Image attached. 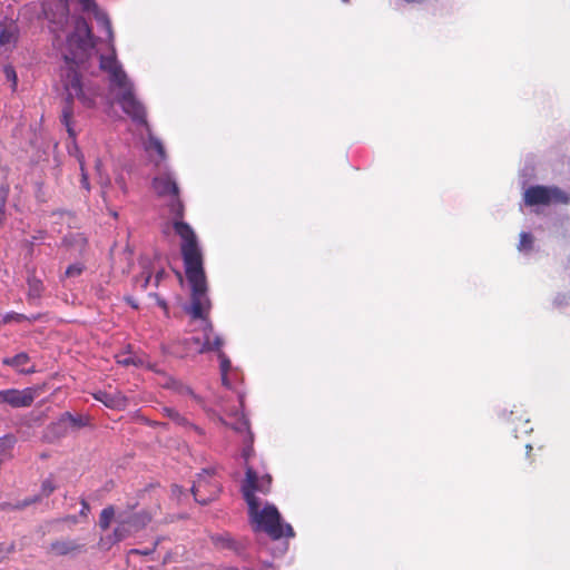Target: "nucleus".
Returning <instances> with one entry per match:
<instances>
[{
	"label": "nucleus",
	"mask_w": 570,
	"mask_h": 570,
	"mask_svg": "<svg viewBox=\"0 0 570 570\" xmlns=\"http://www.w3.org/2000/svg\"><path fill=\"white\" fill-rule=\"evenodd\" d=\"M153 187L157 195L171 198L168 206L173 215V227L181 239V254L185 263L186 277L194 287V305L191 312L198 314L203 308H208V302L202 292V289H204V268L203 255L197 243V237L193 228L181 220L184 206L178 198V186L173 176L166 173L165 175L155 177Z\"/></svg>",
	"instance_id": "1"
},
{
	"label": "nucleus",
	"mask_w": 570,
	"mask_h": 570,
	"mask_svg": "<svg viewBox=\"0 0 570 570\" xmlns=\"http://www.w3.org/2000/svg\"><path fill=\"white\" fill-rule=\"evenodd\" d=\"M99 67L106 73L108 82V97L106 102L109 107L117 102L125 114L132 121L144 124L148 131V139L144 142V149L155 167H160L167 159L163 142L155 137L146 121V111L140 101L137 100L134 85L125 72L121 63L117 60L115 49L109 55H101Z\"/></svg>",
	"instance_id": "2"
},
{
	"label": "nucleus",
	"mask_w": 570,
	"mask_h": 570,
	"mask_svg": "<svg viewBox=\"0 0 570 570\" xmlns=\"http://www.w3.org/2000/svg\"><path fill=\"white\" fill-rule=\"evenodd\" d=\"M272 478L268 474L258 475L250 466H246V478L242 485L244 499L248 505L249 521L255 531H262L272 539L294 537L291 524L283 522L277 508L271 503H263L256 492L266 494L269 491Z\"/></svg>",
	"instance_id": "3"
},
{
	"label": "nucleus",
	"mask_w": 570,
	"mask_h": 570,
	"mask_svg": "<svg viewBox=\"0 0 570 570\" xmlns=\"http://www.w3.org/2000/svg\"><path fill=\"white\" fill-rule=\"evenodd\" d=\"M191 287V302L188 306L185 307L186 313L190 316V326L193 332H200L202 335H195L189 341L185 342V351L183 355H193L200 354L208 351H218V358L220 362V375L223 384L230 389L232 387V376L236 374V371L232 368L230 361L228 357L220 351L223 345V341L219 336L213 334V325L208 318L212 303L209 297L207 296V284L206 276L204 275V289H202L204 297L208 302V308L202 309L198 314H194L191 312V307L194 305V287Z\"/></svg>",
	"instance_id": "4"
},
{
	"label": "nucleus",
	"mask_w": 570,
	"mask_h": 570,
	"mask_svg": "<svg viewBox=\"0 0 570 570\" xmlns=\"http://www.w3.org/2000/svg\"><path fill=\"white\" fill-rule=\"evenodd\" d=\"M62 83L67 94V104L62 109L61 122L72 141H76L77 131L72 122V101L78 99L85 108H96L98 99L101 98V90L92 80L82 79L71 68H68L63 73Z\"/></svg>",
	"instance_id": "5"
},
{
	"label": "nucleus",
	"mask_w": 570,
	"mask_h": 570,
	"mask_svg": "<svg viewBox=\"0 0 570 570\" xmlns=\"http://www.w3.org/2000/svg\"><path fill=\"white\" fill-rule=\"evenodd\" d=\"M67 4L59 0L55 3V10L51 6L43 7V13L50 22V29L60 38V32L67 37L70 48H77L83 52L94 47L91 31L88 23L82 18H72L68 16Z\"/></svg>",
	"instance_id": "6"
},
{
	"label": "nucleus",
	"mask_w": 570,
	"mask_h": 570,
	"mask_svg": "<svg viewBox=\"0 0 570 570\" xmlns=\"http://www.w3.org/2000/svg\"><path fill=\"white\" fill-rule=\"evenodd\" d=\"M525 205L567 204L569 196L557 187L532 186L524 191Z\"/></svg>",
	"instance_id": "7"
},
{
	"label": "nucleus",
	"mask_w": 570,
	"mask_h": 570,
	"mask_svg": "<svg viewBox=\"0 0 570 570\" xmlns=\"http://www.w3.org/2000/svg\"><path fill=\"white\" fill-rule=\"evenodd\" d=\"M36 392L31 387L24 390H2L0 391V403H7L12 407L30 406L35 401Z\"/></svg>",
	"instance_id": "8"
},
{
	"label": "nucleus",
	"mask_w": 570,
	"mask_h": 570,
	"mask_svg": "<svg viewBox=\"0 0 570 570\" xmlns=\"http://www.w3.org/2000/svg\"><path fill=\"white\" fill-rule=\"evenodd\" d=\"M116 520L117 527L112 533L101 538V543L104 547L110 548L115 543L125 540L136 531L134 530L132 524L129 522L127 512H119Z\"/></svg>",
	"instance_id": "9"
},
{
	"label": "nucleus",
	"mask_w": 570,
	"mask_h": 570,
	"mask_svg": "<svg viewBox=\"0 0 570 570\" xmlns=\"http://www.w3.org/2000/svg\"><path fill=\"white\" fill-rule=\"evenodd\" d=\"M19 36V28L14 21L0 23V55L14 48Z\"/></svg>",
	"instance_id": "10"
},
{
	"label": "nucleus",
	"mask_w": 570,
	"mask_h": 570,
	"mask_svg": "<svg viewBox=\"0 0 570 570\" xmlns=\"http://www.w3.org/2000/svg\"><path fill=\"white\" fill-rule=\"evenodd\" d=\"M94 397L104 403L107 407L114 410H124L128 404V399L120 392L108 393L105 391H98L94 394Z\"/></svg>",
	"instance_id": "11"
},
{
	"label": "nucleus",
	"mask_w": 570,
	"mask_h": 570,
	"mask_svg": "<svg viewBox=\"0 0 570 570\" xmlns=\"http://www.w3.org/2000/svg\"><path fill=\"white\" fill-rule=\"evenodd\" d=\"M79 3L81 4V9L85 12H91L95 14L97 22L104 28L106 32V37L109 41L112 40V31L110 21L108 20L107 16L102 12H100L95 3L94 0H79Z\"/></svg>",
	"instance_id": "12"
},
{
	"label": "nucleus",
	"mask_w": 570,
	"mask_h": 570,
	"mask_svg": "<svg viewBox=\"0 0 570 570\" xmlns=\"http://www.w3.org/2000/svg\"><path fill=\"white\" fill-rule=\"evenodd\" d=\"M28 284V298L29 301L39 299L43 292L42 279L35 274H30L27 278Z\"/></svg>",
	"instance_id": "13"
},
{
	"label": "nucleus",
	"mask_w": 570,
	"mask_h": 570,
	"mask_svg": "<svg viewBox=\"0 0 570 570\" xmlns=\"http://www.w3.org/2000/svg\"><path fill=\"white\" fill-rule=\"evenodd\" d=\"M14 444L16 438L13 435H4L0 438V463H3L11 458Z\"/></svg>",
	"instance_id": "14"
},
{
	"label": "nucleus",
	"mask_w": 570,
	"mask_h": 570,
	"mask_svg": "<svg viewBox=\"0 0 570 570\" xmlns=\"http://www.w3.org/2000/svg\"><path fill=\"white\" fill-rule=\"evenodd\" d=\"M29 362V356L26 353H19L13 357H8L3 360V363L17 368L20 372H29L24 368V366Z\"/></svg>",
	"instance_id": "15"
},
{
	"label": "nucleus",
	"mask_w": 570,
	"mask_h": 570,
	"mask_svg": "<svg viewBox=\"0 0 570 570\" xmlns=\"http://www.w3.org/2000/svg\"><path fill=\"white\" fill-rule=\"evenodd\" d=\"M129 522L132 524L134 530H139L144 528L146 524H148L151 520V517L149 513L141 511L134 513L131 515L128 514Z\"/></svg>",
	"instance_id": "16"
},
{
	"label": "nucleus",
	"mask_w": 570,
	"mask_h": 570,
	"mask_svg": "<svg viewBox=\"0 0 570 570\" xmlns=\"http://www.w3.org/2000/svg\"><path fill=\"white\" fill-rule=\"evenodd\" d=\"M117 363L124 366L135 365V366H141L144 365V361L132 355L130 352L120 353L116 356Z\"/></svg>",
	"instance_id": "17"
},
{
	"label": "nucleus",
	"mask_w": 570,
	"mask_h": 570,
	"mask_svg": "<svg viewBox=\"0 0 570 570\" xmlns=\"http://www.w3.org/2000/svg\"><path fill=\"white\" fill-rule=\"evenodd\" d=\"M117 519L116 511L112 505L105 508L99 518V527L101 530H107L114 519Z\"/></svg>",
	"instance_id": "18"
},
{
	"label": "nucleus",
	"mask_w": 570,
	"mask_h": 570,
	"mask_svg": "<svg viewBox=\"0 0 570 570\" xmlns=\"http://www.w3.org/2000/svg\"><path fill=\"white\" fill-rule=\"evenodd\" d=\"M75 549L76 544L70 541H57L51 544V550L58 556L68 554Z\"/></svg>",
	"instance_id": "19"
},
{
	"label": "nucleus",
	"mask_w": 570,
	"mask_h": 570,
	"mask_svg": "<svg viewBox=\"0 0 570 570\" xmlns=\"http://www.w3.org/2000/svg\"><path fill=\"white\" fill-rule=\"evenodd\" d=\"M229 415L235 417L234 422L228 423L234 430L239 431V432L247 431L248 422L245 419L243 413H238V411H235L234 413H230Z\"/></svg>",
	"instance_id": "20"
},
{
	"label": "nucleus",
	"mask_w": 570,
	"mask_h": 570,
	"mask_svg": "<svg viewBox=\"0 0 570 570\" xmlns=\"http://www.w3.org/2000/svg\"><path fill=\"white\" fill-rule=\"evenodd\" d=\"M101 167H102L101 161L97 160V163H96V170H97V173L99 175V181H100V185L102 187V196H104V198H106V190H105V188L110 185V179H109L108 175H105L102 173V168Z\"/></svg>",
	"instance_id": "21"
},
{
	"label": "nucleus",
	"mask_w": 570,
	"mask_h": 570,
	"mask_svg": "<svg viewBox=\"0 0 570 570\" xmlns=\"http://www.w3.org/2000/svg\"><path fill=\"white\" fill-rule=\"evenodd\" d=\"M533 244V237L529 233H521L520 235V243H519V250L520 252H527L530 250Z\"/></svg>",
	"instance_id": "22"
},
{
	"label": "nucleus",
	"mask_w": 570,
	"mask_h": 570,
	"mask_svg": "<svg viewBox=\"0 0 570 570\" xmlns=\"http://www.w3.org/2000/svg\"><path fill=\"white\" fill-rule=\"evenodd\" d=\"M27 320L26 315L16 312H9L0 318V324H8L11 322H22Z\"/></svg>",
	"instance_id": "23"
},
{
	"label": "nucleus",
	"mask_w": 570,
	"mask_h": 570,
	"mask_svg": "<svg viewBox=\"0 0 570 570\" xmlns=\"http://www.w3.org/2000/svg\"><path fill=\"white\" fill-rule=\"evenodd\" d=\"M56 490V483L53 479L48 478L43 480L41 484V495L42 497H49L53 491Z\"/></svg>",
	"instance_id": "24"
},
{
	"label": "nucleus",
	"mask_w": 570,
	"mask_h": 570,
	"mask_svg": "<svg viewBox=\"0 0 570 570\" xmlns=\"http://www.w3.org/2000/svg\"><path fill=\"white\" fill-rule=\"evenodd\" d=\"M202 482H203V481H202V479H199V480L197 481V483H195V484H194V487H193V489H191V490H193V494H194L195 500H196L197 502L202 503V504H205V503H207L208 501H210V500H212V498H204V497H202V495L199 494L200 487H202Z\"/></svg>",
	"instance_id": "25"
},
{
	"label": "nucleus",
	"mask_w": 570,
	"mask_h": 570,
	"mask_svg": "<svg viewBox=\"0 0 570 570\" xmlns=\"http://www.w3.org/2000/svg\"><path fill=\"white\" fill-rule=\"evenodd\" d=\"M78 159H79L80 170H81V186H82L86 190H89V189H90V186H89V180H88L87 173H86V170H85V161H83V158H82V156L80 155Z\"/></svg>",
	"instance_id": "26"
},
{
	"label": "nucleus",
	"mask_w": 570,
	"mask_h": 570,
	"mask_svg": "<svg viewBox=\"0 0 570 570\" xmlns=\"http://www.w3.org/2000/svg\"><path fill=\"white\" fill-rule=\"evenodd\" d=\"M6 78L12 82V89L17 87V73L12 66H6L3 69Z\"/></svg>",
	"instance_id": "27"
},
{
	"label": "nucleus",
	"mask_w": 570,
	"mask_h": 570,
	"mask_svg": "<svg viewBox=\"0 0 570 570\" xmlns=\"http://www.w3.org/2000/svg\"><path fill=\"white\" fill-rule=\"evenodd\" d=\"M82 265L81 264H73V265H70L67 269H66V276L67 277H76V276H79L81 273H82Z\"/></svg>",
	"instance_id": "28"
},
{
	"label": "nucleus",
	"mask_w": 570,
	"mask_h": 570,
	"mask_svg": "<svg viewBox=\"0 0 570 570\" xmlns=\"http://www.w3.org/2000/svg\"><path fill=\"white\" fill-rule=\"evenodd\" d=\"M171 421L174 423H176L177 425H181V426L190 425L191 426V424L188 422V420L185 416H183L181 414H179L178 412H177V417H171Z\"/></svg>",
	"instance_id": "29"
},
{
	"label": "nucleus",
	"mask_w": 570,
	"mask_h": 570,
	"mask_svg": "<svg viewBox=\"0 0 570 570\" xmlns=\"http://www.w3.org/2000/svg\"><path fill=\"white\" fill-rule=\"evenodd\" d=\"M164 414L171 420V417H177V411L173 407H164Z\"/></svg>",
	"instance_id": "30"
},
{
	"label": "nucleus",
	"mask_w": 570,
	"mask_h": 570,
	"mask_svg": "<svg viewBox=\"0 0 570 570\" xmlns=\"http://www.w3.org/2000/svg\"><path fill=\"white\" fill-rule=\"evenodd\" d=\"M252 452H253V449L250 445L246 446L244 450H243V458L245 459V461L247 462L248 459L250 458L252 455Z\"/></svg>",
	"instance_id": "31"
},
{
	"label": "nucleus",
	"mask_w": 570,
	"mask_h": 570,
	"mask_svg": "<svg viewBox=\"0 0 570 570\" xmlns=\"http://www.w3.org/2000/svg\"><path fill=\"white\" fill-rule=\"evenodd\" d=\"M81 505L82 507H81L80 513L82 515H87V513L89 512V504L86 501H82Z\"/></svg>",
	"instance_id": "32"
},
{
	"label": "nucleus",
	"mask_w": 570,
	"mask_h": 570,
	"mask_svg": "<svg viewBox=\"0 0 570 570\" xmlns=\"http://www.w3.org/2000/svg\"><path fill=\"white\" fill-rule=\"evenodd\" d=\"M158 303H159V306H160V307L165 311V313L167 314V309H168V308H167V304H166V302H164V301H159Z\"/></svg>",
	"instance_id": "33"
},
{
	"label": "nucleus",
	"mask_w": 570,
	"mask_h": 570,
	"mask_svg": "<svg viewBox=\"0 0 570 570\" xmlns=\"http://www.w3.org/2000/svg\"><path fill=\"white\" fill-rule=\"evenodd\" d=\"M131 553H141V554H147L148 552L147 551H140L138 549H134L130 551Z\"/></svg>",
	"instance_id": "34"
},
{
	"label": "nucleus",
	"mask_w": 570,
	"mask_h": 570,
	"mask_svg": "<svg viewBox=\"0 0 570 570\" xmlns=\"http://www.w3.org/2000/svg\"><path fill=\"white\" fill-rule=\"evenodd\" d=\"M2 207H3V204H1V205H0V220H1V219H2V217H3V209H2Z\"/></svg>",
	"instance_id": "35"
},
{
	"label": "nucleus",
	"mask_w": 570,
	"mask_h": 570,
	"mask_svg": "<svg viewBox=\"0 0 570 570\" xmlns=\"http://www.w3.org/2000/svg\"><path fill=\"white\" fill-rule=\"evenodd\" d=\"M149 278H150V277H149V276H147V277H146V279H145V282H144V285H142V286H144L145 288H146V287H147V285H148Z\"/></svg>",
	"instance_id": "36"
},
{
	"label": "nucleus",
	"mask_w": 570,
	"mask_h": 570,
	"mask_svg": "<svg viewBox=\"0 0 570 570\" xmlns=\"http://www.w3.org/2000/svg\"><path fill=\"white\" fill-rule=\"evenodd\" d=\"M239 403H240V405H243V396L242 395H239Z\"/></svg>",
	"instance_id": "37"
},
{
	"label": "nucleus",
	"mask_w": 570,
	"mask_h": 570,
	"mask_svg": "<svg viewBox=\"0 0 570 570\" xmlns=\"http://www.w3.org/2000/svg\"><path fill=\"white\" fill-rule=\"evenodd\" d=\"M160 276H161V273H158V274L156 275V279L158 281Z\"/></svg>",
	"instance_id": "38"
},
{
	"label": "nucleus",
	"mask_w": 570,
	"mask_h": 570,
	"mask_svg": "<svg viewBox=\"0 0 570 570\" xmlns=\"http://www.w3.org/2000/svg\"><path fill=\"white\" fill-rule=\"evenodd\" d=\"M343 2H348L350 0H342Z\"/></svg>",
	"instance_id": "39"
}]
</instances>
